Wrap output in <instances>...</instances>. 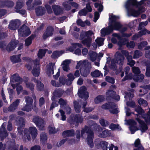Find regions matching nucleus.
Returning a JSON list of instances; mask_svg holds the SVG:
<instances>
[{"label": "nucleus", "instance_id": "1", "mask_svg": "<svg viewBox=\"0 0 150 150\" xmlns=\"http://www.w3.org/2000/svg\"><path fill=\"white\" fill-rule=\"evenodd\" d=\"M146 0H141L137 2V0H128L126 3L125 6L128 16L137 17L140 14L145 11L142 4ZM147 4L150 6V0H148Z\"/></svg>", "mask_w": 150, "mask_h": 150}, {"label": "nucleus", "instance_id": "2", "mask_svg": "<svg viewBox=\"0 0 150 150\" xmlns=\"http://www.w3.org/2000/svg\"><path fill=\"white\" fill-rule=\"evenodd\" d=\"M16 121L18 124V129L19 134L20 136V137L22 138L23 140L25 141H30L31 139V137L30 134V133L33 139H35L37 136L38 133L37 130L35 127H29V130L25 129L24 131H23L22 127L25 125V122L24 120L22 118H21L19 122L18 121L17 119Z\"/></svg>", "mask_w": 150, "mask_h": 150}, {"label": "nucleus", "instance_id": "3", "mask_svg": "<svg viewBox=\"0 0 150 150\" xmlns=\"http://www.w3.org/2000/svg\"><path fill=\"white\" fill-rule=\"evenodd\" d=\"M119 17H117L112 14L110 15L109 25L108 28H104L100 31L101 36L103 37L109 34L113 30H118L121 27L120 23L116 21L119 18Z\"/></svg>", "mask_w": 150, "mask_h": 150}, {"label": "nucleus", "instance_id": "4", "mask_svg": "<svg viewBox=\"0 0 150 150\" xmlns=\"http://www.w3.org/2000/svg\"><path fill=\"white\" fill-rule=\"evenodd\" d=\"M80 67H81L80 69L81 75L84 77L87 76L90 73V69L91 68V63L86 60L81 61L78 63L76 68V69H78Z\"/></svg>", "mask_w": 150, "mask_h": 150}, {"label": "nucleus", "instance_id": "5", "mask_svg": "<svg viewBox=\"0 0 150 150\" xmlns=\"http://www.w3.org/2000/svg\"><path fill=\"white\" fill-rule=\"evenodd\" d=\"M94 33L91 30L83 32L80 35V39L82 40V43L88 47H90L91 43V37Z\"/></svg>", "mask_w": 150, "mask_h": 150}, {"label": "nucleus", "instance_id": "6", "mask_svg": "<svg viewBox=\"0 0 150 150\" xmlns=\"http://www.w3.org/2000/svg\"><path fill=\"white\" fill-rule=\"evenodd\" d=\"M14 81L16 82H17L19 83H21L22 82V80L18 74H14L11 76L10 83L8 86V93L10 95H11L13 92V90L10 88L11 87H12L13 89L15 88L16 87Z\"/></svg>", "mask_w": 150, "mask_h": 150}, {"label": "nucleus", "instance_id": "7", "mask_svg": "<svg viewBox=\"0 0 150 150\" xmlns=\"http://www.w3.org/2000/svg\"><path fill=\"white\" fill-rule=\"evenodd\" d=\"M88 134V137L86 139V142L88 144L90 147H93L94 144L93 142V133L91 131L90 128L88 127H85L81 131V134L82 136H83V134L85 133Z\"/></svg>", "mask_w": 150, "mask_h": 150}, {"label": "nucleus", "instance_id": "8", "mask_svg": "<svg viewBox=\"0 0 150 150\" xmlns=\"http://www.w3.org/2000/svg\"><path fill=\"white\" fill-rule=\"evenodd\" d=\"M124 59V57L119 52H117L114 59L112 60L111 67L112 68H115L116 64H122Z\"/></svg>", "mask_w": 150, "mask_h": 150}, {"label": "nucleus", "instance_id": "9", "mask_svg": "<svg viewBox=\"0 0 150 150\" xmlns=\"http://www.w3.org/2000/svg\"><path fill=\"white\" fill-rule=\"evenodd\" d=\"M133 72L134 74V76L132 78L135 81L141 82L144 78V75L142 74H139L140 73L139 68L137 67H132Z\"/></svg>", "mask_w": 150, "mask_h": 150}, {"label": "nucleus", "instance_id": "10", "mask_svg": "<svg viewBox=\"0 0 150 150\" xmlns=\"http://www.w3.org/2000/svg\"><path fill=\"white\" fill-rule=\"evenodd\" d=\"M102 108L105 109H108L111 113L117 114L119 112V110L117 105L112 103H108L103 105L101 107Z\"/></svg>", "mask_w": 150, "mask_h": 150}, {"label": "nucleus", "instance_id": "11", "mask_svg": "<svg viewBox=\"0 0 150 150\" xmlns=\"http://www.w3.org/2000/svg\"><path fill=\"white\" fill-rule=\"evenodd\" d=\"M33 121L40 129L43 130L45 129L44 126L45 123L44 121L41 118L38 117H35L33 118Z\"/></svg>", "mask_w": 150, "mask_h": 150}, {"label": "nucleus", "instance_id": "12", "mask_svg": "<svg viewBox=\"0 0 150 150\" xmlns=\"http://www.w3.org/2000/svg\"><path fill=\"white\" fill-rule=\"evenodd\" d=\"M39 59H37L34 62V66L32 71V73L35 76H38L40 74V67Z\"/></svg>", "mask_w": 150, "mask_h": 150}, {"label": "nucleus", "instance_id": "13", "mask_svg": "<svg viewBox=\"0 0 150 150\" xmlns=\"http://www.w3.org/2000/svg\"><path fill=\"white\" fill-rule=\"evenodd\" d=\"M18 32L19 35L21 36H27L31 33L29 28L25 25L18 30Z\"/></svg>", "mask_w": 150, "mask_h": 150}, {"label": "nucleus", "instance_id": "14", "mask_svg": "<svg viewBox=\"0 0 150 150\" xmlns=\"http://www.w3.org/2000/svg\"><path fill=\"white\" fill-rule=\"evenodd\" d=\"M96 147L98 149L101 148L103 150H107L108 143L105 141H101L99 139L95 140V141Z\"/></svg>", "mask_w": 150, "mask_h": 150}, {"label": "nucleus", "instance_id": "15", "mask_svg": "<svg viewBox=\"0 0 150 150\" xmlns=\"http://www.w3.org/2000/svg\"><path fill=\"white\" fill-rule=\"evenodd\" d=\"M86 88L84 86H82L78 90V94L79 97L81 98L87 99L88 97V93L86 91Z\"/></svg>", "mask_w": 150, "mask_h": 150}, {"label": "nucleus", "instance_id": "16", "mask_svg": "<svg viewBox=\"0 0 150 150\" xmlns=\"http://www.w3.org/2000/svg\"><path fill=\"white\" fill-rule=\"evenodd\" d=\"M113 37L111 39L112 42L113 43H116L117 40H119L118 44L120 46L125 45L126 44L125 42H124V40L121 39V37L120 35L116 33H114L113 34Z\"/></svg>", "mask_w": 150, "mask_h": 150}, {"label": "nucleus", "instance_id": "17", "mask_svg": "<svg viewBox=\"0 0 150 150\" xmlns=\"http://www.w3.org/2000/svg\"><path fill=\"white\" fill-rule=\"evenodd\" d=\"M25 100L26 102L27 105L23 108L22 110L24 111L28 112L31 110V105L33 102V100L31 98L27 96L25 97Z\"/></svg>", "mask_w": 150, "mask_h": 150}, {"label": "nucleus", "instance_id": "18", "mask_svg": "<svg viewBox=\"0 0 150 150\" xmlns=\"http://www.w3.org/2000/svg\"><path fill=\"white\" fill-rule=\"evenodd\" d=\"M122 53L124 54L125 56L126 57L128 63V64L131 66H132L134 65L135 64V62L132 60V57L131 54L132 52H131L130 54H129L127 51H122Z\"/></svg>", "mask_w": 150, "mask_h": 150}, {"label": "nucleus", "instance_id": "19", "mask_svg": "<svg viewBox=\"0 0 150 150\" xmlns=\"http://www.w3.org/2000/svg\"><path fill=\"white\" fill-rule=\"evenodd\" d=\"M126 125H130L129 129L132 134H133L137 130L136 126V122L132 120H130L127 121V123L126 122Z\"/></svg>", "mask_w": 150, "mask_h": 150}, {"label": "nucleus", "instance_id": "20", "mask_svg": "<svg viewBox=\"0 0 150 150\" xmlns=\"http://www.w3.org/2000/svg\"><path fill=\"white\" fill-rule=\"evenodd\" d=\"M70 4L73 7H74L76 8H77L79 7L78 4L75 2H72L70 3L68 2H65L63 3V5L64 8L67 10H70L71 9V7Z\"/></svg>", "mask_w": 150, "mask_h": 150}, {"label": "nucleus", "instance_id": "21", "mask_svg": "<svg viewBox=\"0 0 150 150\" xmlns=\"http://www.w3.org/2000/svg\"><path fill=\"white\" fill-rule=\"evenodd\" d=\"M20 24V21L18 20L11 21L9 24V27L11 30H14L16 29Z\"/></svg>", "mask_w": 150, "mask_h": 150}, {"label": "nucleus", "instance_id": "22", "mask_svg": "<svg viewBox=\"0 0 150 150\" xmlns=\"http://www.w3.org/2000/svg\"><path fill=\"white\" fill-rule=\"evenodd\" d=\"M6 125V123H4L0 128V137L2 140L3 139L8 135L5 129V126Z\"/></svg>", "mask_w": 150, "mask_h": 150}, {"label": "nucleus", "instance_id": "23", "mask_svg": "<svg viewBox=\"0 0 150 150\" xmlns=\"http://www.w3.org/2000/svg\"><path fill=\"white\" fill-rule=\"evenodd\" d=\"M96 134L99 137L102 138L110 136L111 135L110 132L108 130H105L101 132L98 131L96 132Z\"/></svg>", "mask_w": 150, "mask_h": 150}, {"label": "nucleus", "instance_id": "24", "mask_svg": "<svg viewBox=\"0 0 150 150\" xmlns=\"http://www.w3.org/2000/svg\"><path fill=\"white\" fill-rule=\"evenodd\" d=\"M20 102V100L18 99L14 101L8 108V110L10 111H13L16 109Z\"/></svg>", "mask_w": 150, "mask_h": 150}, {"label": "nucleus", "instance_id": "25", "mask_svg": "<svg viewBox=\"0 0 150 150\" xmlns=\"http://www.w3.org/2000/svg\"><path fill=\"white\" fill-rule=\"evenodd\" d=\"M89 55L91 60L94 61L96 60L98 56V57H102L103 55V54L101 53H99L98 55L96 52L91 51L89 52Z\"/></svg>", "mask_w": 150, "mask_h": 150}, {"label": "nucleus", "instance_id": "26", "mask_svg": "<svg viewBox=\"0 0 150 150\" xmlns=\"http://www.w3.org/2000/svg\"><path fill=\"white\" fill-rule=\"evenodd\" d=\"M18 42V41L17 40H12L7 45L6 47L7 50L9 52L13 50L16 47V45Z\"/></svg>", "mask_w": 150, "mask_h": 150}, {"label": "nucleus", "instance_id": "27", "mask_svg": "<svg viewBox=\"0 0 150 150\" xmlns=\"http://www.w3.org/2000/svg\"><path fill=\"white\" fill-rule=\"evenodd\" d=\"M139 124L140 129L142 132H145L148 129L147 125L140 119L136 118Z\"/></svg>", "mask_w": 150, "mask_h": 150}, {"label": "nucleus", "instance_id": "28", "mask_svg": "<svg viewBox=\"0 0 150 150\" xmlns=\"http://www.w3.org/2000/svg\"><path fill=\"white\" fill-rule=\"evenodd\" d=\"M52 7L54 12L56 15H59L62 13V10L60 6L54 5H52Z\"/></svg>", "mask_w": 150, "mask_h": 150}, {"label": "nucleus", "instance_id": "29", "mask_svg": "<svg viewBox=\"0 0 150 150\" xmlns=\"http://www.w3.org/2000/svg\"><path fill=\"white\" fill-rule=\"evenodd\" d=\"M60 83H56L54 80H52L51 81L52 84L54 86L56 87H59L65 83V79L63 78H60L59 79Z\"/></svg>", "mask_w": 150, "mask_h": 150}, {"label": "nucleus", "instance_id": "30", "mask_svg": "<svg viewBox=\"0 0 150 150\" xmlns=\"http://www.w3.org/2000/svg\"><path fill=\"white\" fill-rule=\"evenodd\" d=\"M53 29L51 27L48 28L46 32L43 35L44 39H46L47 38L51 36L53 34Z\"/></svg>", "mask_w": 150, "mask_h": 150}, {"label": "nucleus", "instance_id": "31", "mask_svg": "<svg viewBox=\"0 0 150 150\" xmlns=\"http://www.w3.org/2000/svg\"><path fill=\"white\" fill-rule=\"evenodd\" d=\"M77 47L81 48L82 47V46L81 44L78 43H73L72 44L71 46L68 48L67 50L72 52Z\"/></svg>", "mask_w": 150, "mask_h": 150}, {"label": "nucleus", "instance_id": "32", "mask_svg": "<svg viewBox=\"0 0 150 150\" xmlns=\"http://www.w3.org/2000/svg\"><path fill=\"white\" fill-rule=\"evenodd\" d=\"M36 14L38 16H42L45 13V8L42 6H39L35 9Z\"/></svg>", "mask_w": 150, "mask_h": 150}, {"label": "nucleus", "instance_id": "33", "mask_svg": "<svg viewBox=\"0 0 150 150\" xmlns=\"http://www.w3.org/2000/svg\"><path fill=\"white\" fill-rule=\"evenodd\" d=\"M129 69L130 68L129 67H126L124 69V71L126 75L124 78L122 80V81H124L128 79H132V74H130L129 75H127L129 71Z\"/></svg>", "mask_w": 150, "mask_h": 150}, {"label": "nucleus", "instance_id": "34", "mask_svg": "<svg viewBox=\"0 0 150 150\" xmlns=\"http://www.w3.org/2000/svg\"><path fill=\"white\" fill-rule=\"evenodd\" d=\"M70 63L69 60H66L64 61L62 63V68L65 71H68L69 70V65Z\"/></svg>", "mask_w": 150, "mask_h": 150}, {"label": "nucleus", "instance_id": "35", "mask_svg": "<svg viewBox=\"0 0 150 150\" xmlns=\"http://www.w3.org/2000/svg\"><path fill=\"white\" fill-rule=\"evenodd\" d=\"M21 54H19L11 57V61L13 63L20 62L21 61Z\"/></svg>", "mask_w": 150, "mask_h": 150}, {"label": "nucleus", "instance_id": "36", "mask_svg": "<svg viewBox=\"0 0 150 150\" xmlns=\"http://www.w3.org/2000/svg\"><path fill=\"white\" fill-rule=\"evenodd\" d=\"M1 70H2V77L1 79V82H2V83L4 84L6 81L7 78V77L6 76L7 73L6 69L4 68L2 69Z\"/></svg>", "mask_w": 150, "mask_h": 150}, {"label": "nucleus", "instance_id": "37", "mask_svg": "<svg viewBox=\"0 0 150 150\" xmlns=\"http://www.w3.org/2000/svg\"><path fill=\"white\" fill-rule=\"evenodd\" d=\"M28 81V78H25L24 79V81L25 83L26 87L29 88L31 91L33 90L34 87V85L31 83H27V82Z\"/></svg>", "mask_w": 150, "mask_h": 150}, {"label": "nucleus", "instance_id": "38", "mask_svg": "<svg viewBox=\"0 0 150 150\" xmlns=\"http://www.w3.org/2000/svg\"><path fill=\"white\" fill-rule=\"evenodd\" d=\"M146 67V76L147 77L150 76V60L147 61L145 63Z\"/></svg>", "mask_w": 150, "mask_h": 150}, {"label": "nucleus", "instance_id": "39", "mask_svg": "<svg viewBox=\"0 0 150 150\" xmlns=\"http://www.w3.org/2000/svg\"><path fill=\"white\" fill-rule=\"evenodd\" d=\"M74 135V131L73 130H67L63 132L62 135L64 137L69 136H73Z\"/></svg>", "mask_w": 150, "mask_h": 150}, {"label": "nucleus", "instance_id": "40", "mask_svg": "<svg viewBox=\"0 0 150 150\" xmlns=\"http://www.w3.org/2000/svg\"><path fill=\"white\" fill-rule=\"evenodd\" d=\"M135 146L136 147H138L137 149L134 150H144V149L140 143V140L139 139H137L134 142Z\"/></svg>", "mask_w": 150, "mask_h": 150}, {"label": "nucleus", "instance_id": "41", "mask_svg": "<svg viewBox=\"0 0 150 150\" xmlns=\"http://www.w3.org/2000/svg\"><path fill=\"white\" fill-rule=\"evenodd\" d=\"M54 67V65H53L52 64H49L47 71V73L49 76L53 74Z\"/></svg>", "mask_w": 150, "mask_h": 150}, {"label": "nucleus", "instance_id": "42", "mask_svg": "<svg viewBox=\"0 0 150 150\" xmlns=\"http://www.w3.org/2000/svg\"><path fill=\"white\" fill-rule=\"evenodd\" d=\"M143 117L147 125H149L150 123V108L149 109L147 114L144 115Z\"/></svg>", "mask_w": 150, "mask_h": 150}, {"label": "nucleus", "instance_id": "43", "mask_svg": "<svg viewBox=\"0 0 150 150\" xmlns=\"http://www.w3.org/2000/svg\"><path fill=\"white\" fill-rule=\"evenodd\" d=\"M49 133L50 134H54L57 132L58 130L55 129L53 125H52L49 127Z\"/></svg>", "mask_w": 150, "mask_h": 150}, {"label": "nucleus", "instance_id": "44", "mask_svg": "<svg viewBox=\"0 0 150 150\" xmlns=\"http://www.w3.org/2000/svg\"><path fill=\"white\" fill-rule=\"evenodd\" d=\"M104 100V97L102 96H99L97 97L94 99L96 103L98 104L102 102Z\"/></svg>", "mask_w": 150, "mask_h": 150}, {"label": "nucleus", "instance_id": "45", "mask_svg": "<svg viewBox=\"0 0 150 150\" xmlns=\"http://www.w3.org/2000/svg\"><path fill=\"white\" fill-rule=\"evenodd\" d=\"M124 42L126 43V44H127L126 46L127 47L129 48H133L134 47L135 43L133 41H130L129 42H127L126 39H124Z\"/></svg>", "mask_w": 150, "mask_h": 150}, {"label": "nucleus", "instance_id": "46", "mask_svg": "<svg viewBox=\"0 0 150 150\" xmlns=\"http://www.w3.org/2000/svg\"><path fill=\"white\" fill-rule=\"evenodd\" d=\"M46 50L41 49L39 50L38 54V57L39 58H42L45 56Z\"/></svg>", "mask_w": 150, "mask_h": 150}, {"label": "nucleus", "instance_id": "47", "mask_svg": "<svg viewBox=\"0 0 150 150\" xmlns=\"http://www.w3.org/2000/svg\"><path fill=\"white\" fill-rule=\"evenodd\" d=\"M64 53V52L62 51H55L53 52L52 54V57L53 58H56L62 55Z\"/></svg>", "mask_w": 150, "mask_h": 150}, {"label": "nucleus", "instance_id": "48", "mask_svg": "<svg viewBox=\"0 0 150 150\" xmlns=\"http://www.w3.org/2000/svg\"><path fill=\"white\" fill-rule=\"evenodd\" d=\"M23 6V4L22 1L18 0L17 2L15 9H19L21 8Z\"/></svg>", "mask_w": 150, "mask_h": 150}, {"label": "nucleus", "instance_id": "49", "mask_svg": "<svg viewBox=\"0 0 150 150\" xmlns=\"http://www.w3.org/2000/svg\"><path fill=\"white\" fill-rule=\"evenodd\" d=\"M14 84H15V85L16 87V90L18 94H19V93H21L22 90L23 89L22 87L20 85L18 86V84H20V83H19L18 82H16L15 81H14Z\"/></svg>", "mask_w": 150, "mask_h": 150}, {"label": "nucleus", "instance_id": "50", "mask_svg": "<svg viewBox=\"0 0 150 150\" xmlns=\"http://www.w3.org/2000/svg\"><path fill=\"white\" fill-rule=\"evenodd\" d=\"M104 40L103 38H98L96 40V42L98 45L100 46L103 45Z\"/></svg>", "mask_w": 150, "mask_h": 150}, {"label": "nucleus", "instance_id": "51", "mask_svg": "<svg viewBox=\"0 0 150 150\" xmlns=\"http://www.w3.org/2000/svg\"><path fill=\"white\" fill-rule=\"evenodd\" d=\"M142 54L141 52L137 50H136L134 53L133 58L134 59L137 58L141 56Z\"/></svg>", "mask_w": 150, "mask_h": 150}, {"label": "nucleus", "instance_id": "52", "mask_svg": "<svg viewBox=\"0 0 150 150\" xmlns=\"http://www.w3.org/2000/svg\"><path fill=\"white\" fill-rule=\"evenodd\" d=\"M150 48V46H146L144 48L145 50H146L145 52V56L147 58H150V50H148Z\"/></svg>", "mask_w": 150, "mask_h": 150}, {"label": "nucleus", "instance_id": "53", "mask_svg": "<svg viewBox=\"0 0 150 150\" xmlns=\"http://www.w3.org/2000/svg\"><path fill=\"white\" fill-rule=\"evenodd\" d=\"M138 102L140 105H142L144 106H146L147 105L146 101L142 98L138 100Z\"/></svg>", "mask_w": 150, "mask_h": 150}, {"label": "nucleus", "instance_id": "54", "mask_svg": "<svg viewBox=\"0 0 150 150\" xmlns=\"http://www.w3.org/2000/svg\"><path fill=\"white\" fill-rule=\"evenodd\" d=\"M100 71L97 70L93 72H92L91 73V75L93 77H97L100 76Z\"/></svg>", "mask_w": 150, "mask_h": 150}, {"label": "nucleus", "instance_id": "55", "mask_svg": "<svg viewBox=\"0 0 150 150\" xmlns=\"http://www.w3.org/2000/svg\"><path fill=\"white\" fill-rule=\"evenodd\" d=\"M139 33L140 36H141L142 35H145L147 33L150 34V31L147 30L146 29H144L139 31Z\"/></svg>", "mask_w": 150, "mask_h": 150}, {"label": "nucleus", "instance_id": "56", "mask_svg": "<svg viewBox=\"0 0 150 150\" xmlns=\"http://www.w3.org/2000/svg\"><path fill=\"white\" fill-rule=\"evenodd\" d=\"M37 87L38 89L40 91H42L44 88V85L43 84L41 83L40 81H37Z\"/></svg>", "mask_w": 150, "mask_h": 150}, {"label": "nucleus", "instance_id": "57", "mask_svg": "<svg viewBox=\"0 0 150 150\" xmlns=\"http://www.w3.org/2000/svg\"><path fill=\"white\" fill-rule=\"evenodd\" d=\"M95 6L96 8H97V10L99 12H101L102 11L103 8V7L101 4H99L98 3H96L95 4Z\"/></svg>", "mask_w": 150, "mask_h": 150}, {"label": "nucleus", "instance_id": "58", "mask_svg": "<svg viewBox=\"0 0 150 150\" xmlns=\"http://www.w3.org/2000/svg\"><path fill=\"white\" fill-rule=\"evenodd\" d=\"M100 124L104 127L107 126L109 125V123L108 121L106 120H105L103 119H100Z\"/></svg>", "mask_w": 150, "mask_h": 150}, {"label": "nucleus", "instance_id": "59", "mask_svg": "<svg viewBox=\"0 0 150 150\" xmlns=\"http://www.w3.org/2000/svg\"><path fill=\"white\" fill-rule=\"evenodd\" d=\"M147 44V42L146 41L142 42L139 44L138 45V48L139 49H142Z\"/></svg>", "mask_w": 150, "mask_h": 150}, {"label": "nucleus", "instance_id": "60", "mask_svg": "<svg viewBox=\"0 0 150 150\" xmlns=\"http://www.w3.org/2000/svg\"><path fill=\"white\" fill-rule=\"evenodd\" d=\"M74 106L76 112H79L80 110V107L78 105V103L76 101H75L74 102Z\"/></svg>", "mask_w": 150, "mask_h": 150}, {"label": "nucleus", "instance_id": "61", "mask_svg": "<svg viewBox=\"0 0 150 150\" xmlns=\"http://www.w3.org/2000/svg\"><path fill=\"white\" fill-rule=\"evenodd\" d=\"M32 37L31 36L25 40V45L26 46L30 45L32 43Z\"/></svg>", "mask_w": 150, "mask_h": 150}, {"label": "nucleus", "instance_id": "62", "mask_svg": "<svg viewBox=\"0 0 150 150\" xmlns=\"http://www.w3.org/2000/svg\"><path fill=\"white\" fill-rule=\"evenodd\" d=\"M45 7L46 9L47 13H51L52 12V11L50 5L47 4L45 5Z\"/></svg>", "mask_w": 150, "mask_h": 150}, {"label": "nucleus", "instance_id": "63", "mask_svg": "<svg viewBox=\"0 0 150 150\" xmlns=\"http://www.w3.org/2000/svg\"><path fill=\"white\" fill-rule=\"evenodd\" d=\"M33 0H28L26 2V4L28 7V8L29 10L33 9V6H32L31 4Z\"/></svg>", "mask_w": 150, "mask_h": 150}, {"label": "nucleus", "instance_id": "64", "mask_svg": "<svg viewBox=\"0 0 150 150\" xmlns=\"http://www.w3.org/2000/svg\"><path fill=\"white\" fill-rule=\"evenodd\" d=\"M41 141L44 142L47 139V136L45 133H42L40 135Z\"/></svg>", "mask_w": 150, "mask_h": 150}]
</instances>
